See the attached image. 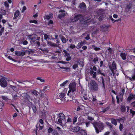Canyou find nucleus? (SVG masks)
<instances>
[{
  "instance_id": "nucleus-1",
  "label": "nucleus",
  "mask_w": 135,
  "mask_h": 135,
  "mask_svg": "<svg viewBox=\"0 0 135 135\" xmlns=\"http://www.w3.org/2000/svg\"><path fill=\"white\" fill-rule=\"evenodd\" d=\"M90 123L93 125L97 133H99V132H101L104 128L103 124L102 122H92Z\"/></svg>"
},
{
  "instance_id": "nucleus-2",
  "label": "nucleus",
  "mask_w": 135,
  "mask_h": 135,
  "mask_svg": "<svg viewBox=\"0 0 135 135\" xmlns=\"http://www.w3.org/2000/svg\"><path fill=\"white\" fill-rule=\"evenodd\" d=\"M76 84L75 83H70L69 86V88L70 89L68 94V95H70L72 97V98L75 96V93L76 90Z\"/></svg>"
},
{
  "instance_id": "nucleus-3",
  "label": "nucleus",
  "mask_w": 135,
  "mask_h": 135,
  "mask_svg": "<svg viewBox=\"0 0 135 135\" xmlns=\"http://www.w3.org/2000/svg\"><path fill=\"white\" fill-rule=\"evenodd\" d=\"M89 89L90 91H98L99 89L98 84L94 80H91L90 83Z\"/></svg>"
},
{
  "instance_id": "nucleus-4",
  "label": "nucleus",
  "mask_w": 135,
  "mask_h": 135,
  "mask_svg": "<svg viewBox=\"0 0 135 135\" xmlns=\"http://www.w3.org/2000/svg\"><path fill=\"white\" fill-rule=\"evenodd\" d=\"M59 119L58 121L61 125H64L66 123L65 116L64 114L62 113H60L57 114Z\"/></svg>"
},
{
  "instance_id": "nucleus-5",
  "label": "nucleus",
  "mask_w": 135,
  "mask_h": 135,
  "mask_svg": "<svg viewBox=\"0 0 135 135\" xmlns=\"http://www.w3.org/2000/svg\"><path fill=\"white\" fill-rule=\"evenodd\" d=\"M79 20L81 21H83L84 20L83 16L80 14L75 15L73 18L71 19V20L72 22H75Z\"/></svg>"
},
{
  "instance_id": "nucleus-6",
  "label": "nucleus",
  "mask_w": 135,
  "mask_h": 135,
  "mask_svg": "<svg viewBox=\"0 0 135 135\" xmlns=\"http://www.w3.org/2000/svg\"><path fill=\"white\" fill-rule=\"evenodd\" d=\"M109 68L113 73V75L114 76L115 74V71L117 69L116 64L114 61H113L111 65L109 66Z\"/></svg>"
},
{
  "instance_id": "nucleus-7",
  "label": "nucleus",
  "mask_w": 135,
  "mask_h": 135,
  "mask_svg": "<svg viewBox=\"0 0 135 135\" xmlns=\"http://www.w3.org/2000/svg\"><path fill=\"white\" fill-rule=\"evenodd\" d=\"M0 85L2 87L5 88L7 85V82L6 80L3 78L0 79Z\"/></svg>"
},
{
  "instance_id": "nucleus-8",
  "label": "nucleus",
  "mask_w": 135,
  "mask_h": 135,
  "mask_svg": "<svg viewBox=\"0 0 135 135\" xmlns=\"http://www.w3.org/2000/svg\"><path fill=\"white\" fill-rule=\"evenodd\" d=\"M123 95H122L119 93L118 94V95L116 96V98L117 103L119 104V101H120L122 102L123 99Z\"/></svg>"
},
{
  "instance_id": "nucleus-9",
  "label": "nucleus",
  "mask_w": 135,
  "mask_h": 135,
  "mask_svg": "<svg viewBox=\"0 0 135 135\" xmlns=\"http://www.w3.org/2000/svg\"><path fill=\"white\" fill-rule=\"evenodd\" d=\"M29 38L33 42H34L37 39V36L35 34H32L28 36Z\"/></svg>"
},
{
  "instance_id": "nucleus-10",
  "label": "nucleus",
  "mask_w": 135,
  "mask_h": 135,
  "mask_svg": "<svg viewBox=\"0 0 135 135\" xmlns=\"http://www.w3.org/2000/svg\"><path fill=\"white\" fill-rule=\"evenodd\" d=\"M128 78L131 81H135V69H134L131 77H128Z\"/></svg>"
},
{
  "instance_id": "nucleus-11",
  "label": "nucleus",
  "mask_w": 135,
  "mask_h": 135,
  "mask_svg": "<svg viewBox=\"0 0 135 135\" xmlns=\"http://www.w3.org/2000/svg\"><path fill=\"white\" fill-rule=\"evenodd\" d=\"M60 13L61 12L62 13L61 14H60L59 15L58 17L61 19L62 17L65 16V13L64 12L65 11L63 10H60L59 11Z\"/></svg>"
},
{
  "instance_id": "nucleus-12",
  "label": "nucleus",
  "mask_w": 135,
  "mask_h": 135,
  "mask_svg": "<svg viewBox=\"0 0 135 135\" xmlns=\"http://www.w3.org/2000/svg\"><path fill=\"white\" fill-rule=\"evenodd\" d=\"M135 95L132 94H131L128 97L127 101L128 102H130L132 99H134Z\"/></svg>"
},
{
  "instance_id": "nucleus-13",
  "label": "nucleus",
  "mask_w": 135,
  "mask_h": 135,
  "mask_svg": "<svg viewBox=\"0 0 135 135\" xmlns=\"http://www.w3.org/2000/svg\"><path fill=\"white\" fill-rule=\"evenodd\" d=\"M108 27L106 25H104L101 26V30L103 32L107 30Z\"/></svg>"
},
{
  "instance_id": "nucleus-14",
  "label": "nucleus",
  "mask_w": 135,
  "mask_h": 135,
  "mask_svg": "<svg viewBox=\"0 0 135 135\" xmlns=\"http://www.w3.org/2000/svg\"><path fill=\"white\" fill-rule=\"evenodd\" d=\"M53 16V14L51 13L50 12L48 15H47L46 16H45L44 18L48 20L52 18Z\"/></svg>"
},
{
  "instance_id": "nucleus-15",
  "label": "nucleus",
  "mask_w": 135,
  "mask_h": 135,
  "mask_svg": "<svg viewBox=\"0 0 135 135\" xmlns=\"http://www.w3.org/2000/svg\"><path fill=\"white\" fill-rule=\"evenodd\" d=\"M127 54L123 52H121L120 54V56L121 57L122 59L123 60H125L126 59Z\"/></svg>"
},
{
  "instance_id": "nucleus-16",
  "label": "nucleus",
  "mask_w": 135,
  "mask_h": 135,
  "mask_svg": "<svg viewBox=\"0 0 135 135\" xmlns=\"http://www.w3.org/2000/svg\"><path fill=\"white\" fill-rule=\"evenodd\" d=\"M66 93L65 92H61L59 94V97L61 99L64 98L65 95Z\"/></svg>"
},
{
  "instance_id": "nucleus-17",
  "label": "nucleus",
  "mask_w": 135,
  "mask_h": 135,
  "mask_svg": "<svg viewBox=\"0 0 135 135\" xmlns=\"http://www.w3.org/2000/svg\"><path fill=\"white\" fill-rule=\"evenodd\" d=\"M20 14V12L19 11L17 10L14 14L13 19H15L17 18Z\"/></svg>"
},
{
  "instance_id": "nucleus-18",
  "label": "nucleus",
  "mask_w": 135,
  "mask_h": 135,
  "mask_svg": "<svg viewBox=\"0 0 135 135\" xmlns=\"http://www.w3.org/2000/svg\"><path fill=\"white\" fill-rule=\"evenodd\" d=\"M86 7V5L84 2H82L80 4L79 6V8L80 9L85 8Z\"/></svg>"
},
{
  "instance_id": "nucleus-19",
  "label": "nucleus",
  "mask_w": 135,
  "mask_h": 135,
  "mask_svg": "<svg viewBox=\"0 0 135 135\" xmlns=\"http://www.w3.org/2000/svg\"><path fill=\"white\" fill-rule=\"evenodd\" d=\"M126 119L124 117H123L119 119H117V121L119 122L120 123V122L123 123Z\"/></svg>"
},
{
  "instance_id": "nucleus-20",
  "label": "nucleus",
  "mask_w": 135,
  "mask_h": 135,
  "mask_svg": "<svg viewBox=\"0 0 135 135\" xmlns=\"http://www.w3.org/2000/svg\"><path fill=\"white\" fill-rule=\"evenodd\" d=\"M111 123L113 124L116 126L117 125V120L114 118L111 119Z\"/></svg>"
},
{
  "instance_id": "nucleus-21",
  "label": "nucleus",
  "mask_w": 135,
  "mask_h": 135,
  "mask_svg": "<svg viewBox=\"0 0 135 135\" xmlns=\"http://www.w3.org/2000/svg\"><path fill=\"white\" fill-rule=\"evenodd\" d=\"M132 5L131 4H129L127 5L126 7V10L127 11H129Z\"/></svg>"
},
{
  "instance_id": "nucleus-22",
  "label": "nucleus",
  "mask_w": 135,
  "mask_h": 135,
  "mask_svg": "<svg viewBox=\"0 0 135 135\" xmlns=\"http://www.w3.org/2000/svg\"><path fill=\"white\" fill-rule=\"evenodd\" d=\"M80 129V128L79 126H77L74 127L73 130L74 132H78L79 131Z\"/></svg>"
},
{
  "instance_id": "nucleus-23",
  "label": "nucleus",
  "mask_w": 135,
  "mask_h": 135,
  "mask_svg": "<svg viewBox=\"0 0 135 135\" xmlns=\"http://www.w3.org/2000/svg\"><path fill=\"white\" fill-rule=\"evenodd\" d=\"M0 13L4 15H6L7 14L6 11L3 9L1 8L0 9Z\"/></svg>"
},
{
  "instance_id": "nucleus-24",
  "label": "nucleus",
  "mask_w": 135,
  "mask_h": 135,
  "mask_svg": "<svg viewBox=\"0 0 135 135\" xmlns=\"http://www.w3.org/2000/svg\"><path fill=\"white\" fill-rule=\"evenodd\" d=\"M121 111L122 112H125L126 110V107L125 106L122 105L120 107Z\"/></svg>"
},
{
  "instance_id": "nucleus-25",
  "label": "nucleus",
  "mask_w": 135,
  "mask_h": 135,
  "mask_svg": "<svg viewBox=\"0 0 135 135\" xmlns=\"http://www.w3.org/2000/svg\"><path fill=\"white\" fill-rule=\"evenodd\" d=\"M31 103V107L32 108L33 112L34 113H35L37 111L36 107L35 105H32V103Z\"/></svg>"
},
{
  "instance_id": "nucleus-26",
  "label": "nucleus",
  "mask_w": 135,
  "mask_h": 135,
  "mask_svg": "<svg viewBox=\"0 0 135 135\" xmlns=\"http://www.w3.org/2000/svg\"><path fill=\"white\" fill-rule=\"evenodd\" d=\"M61 40L62 42L64 43H66V39L65 38L62 36L61 37Z\"/></svg>"
},
{
  "instance_id": "nucleus-27",
  "label": "nucleus",
  "mask_w": 135,
  "mask_h": 135,
  "mask_svg": "<svg viewBox=\"0 0 135 135\" xmlns=\"http://www.w3.org/2000/svg\"><path fill=\"white\" fill-rule=\"evenodd\" d=\"M80 133L82 135H86L87 133L85 130L81 129L80 131Z\"/></svg>"
},
{
  "instance_id": "nucleus-28",
  "label": "nucleus",
  "mask_w": 135,
  "mask_h": 135,
  "mask_svg": "<svg viewBox=\"0 0 135 135\" xmlns=\"http://www.w3.org/2000/svg\"><path fill=\"white\" fill-rule=\"evenodd\" d=\"M101 70H100V69H98L97 70V72L98 74H100L101 75H102L105 76V75L104 73H102L101 72Z\"/></svg>"
},
{
  "instance_id": "nucleus-29",
  "label": "nucleus",
  "mask_w": 135,
  "mask_h": 135,
  "mask_svg": "<svg viewBox=\"0 0 135 135\" xmlns=\"http://www.w3.org/2000/svg\"><path fill=\"white\" fill-rule=\"evenodd\" d=\"M106 124L107 125L109 126V128L110 129V130H111V129H112L113 126L111 123H109L108 122H106Z\"/></svg>"
},
{
  "instance_id": "nucleus-30",
  "label": "nucleus",
  "mask_w": 135,
  "mask_h": 135,
  "mask_svg": "<svg viewBox=\"0 0 135 135\" xmlns=\"http://www.w3.org/2000/svg\"><path fill=\"white\" fill-rule=\"evenodd\" d=\"M130 113L132 115V117H133L135 115V111H133L132 109L130 110Z\"/></svg>"
},
{
  "instance_id": "nucleus-31",
  "label": "nucleus",
  "mask_w": 135,
  "mask_h": 135,
  "mask_svg": "<svg viewBox=\"0 0 135 135\" xmlns=\"http://www.w3.org/2000/svg\"><path fill=\"white\" fill-rule=\"evenodd\" d=\"M100 78L102 79V83L103 84V86L104 87V88L105 89V83H104V80L102 76Z\"/></svg>"
},
{
  "instance_id": "nucleus-32",
  "label": "nucleus",
  "mask_w": 135,
  "mask_h": 135,
  "mask_svg": "<svg viewBox=\"0 0 135 135\" xmlns=\"http://www.w3.org/2000/svg\"><path fill=\"white\" fill-rule=\"evenodd\" d=\"M21 51H15V54L18 56H21Z\"/></svg>"
},
{
  "instance_id": "nucleus-33",
  "label": "nucleus",
  "mask_w": 135,
  "mask_h": 135,
  "mask_svg": "<svg viewBox=\"0 0 135 135\" xmlns=\"http://www.w3.org/2000/svg\"><path fill=\"white\" fill-rule=\"evenodd\" d=\"M60 68L61 69H64V71H68L69 70V68L68 67H60Z\"/></svg>"
},
{
  "instance_id": "nucleus-34",
  "label": "nucleus",
  "mask_w": 135,
  "mask_h": 135,
  "mask_svg": "<svg viewBox=\"0 0 135 135\" xmlns=\"http://www.w3.org/2000/svg\"><path fill=\"white\" fill-rule=\"evenodd\" d=\"M37 93H38L37 92L36 90H34L32 92V94H33L35 96H37L38 95Z\"/></svg>"
},
{
  "instance_id": "nucleus-35",
  "label": "nucleus",
  "mask_w": 135,
  "mask_h": 135,
  "mask_svg": "<svg viewBox=\"0 0 135 135\" xmlns=\"http://www.w3.org/2000/svg\"><path fill=\"white\" fill-rule=\"evenodd\" d=\"M36 79L39 80L41 82H44L45 80L44 79H42L41 77H38L36 78Z\"/></svg>"
},
{
  "instance_id": "nucleus-36",
  "label": "nucleus",
  "mask_w": 135,
  "mask_h": 135,
  "mask_svg": "<svg viewBox=\"0 0 135 135\" xmlns=\"http://www.w3.org/2000/svg\"><path fill=\"white\" fill-rule=\"evenodd\" d=\"M77 117H75L73 119V123L74 124H75L77 120Z\"/></svg>"
},
{
  "instance_id": "nucleus-37",
  "label": "nucleus",
  "mask_w": 135,
  "mask_h": 135,
  "mask_svg": "<svg viewBox=\"0 0 135 135\" xmlns=\"http://www.w3.org/2000/svg\"><path fill=\"white\" fill-rule=\"evenodd\" d=\"M68 80H66L64 82L60 84V86L62 87L64 86L68 82Z\"/></svg>"
},
{
  "instance_id": "nucleus-38",
  "label": "nucleus",
  "mask_w": 135,
  "mask_h": 135,
  "mask_svg": "<svg viewBox=\"0 0 135 135\" xmlns=\"http://www.w3.org/2000/svg\"><path fill=\"white\" fill-rule=\"evenodd\" d=\"M123 127H124L123 125L122 124L120 123L119 126L120 130V131H122L123 129Z\"/></svg>"
},
{
  "instance_id": "nucleus-39",
  "label": "nucleus",
  "mask_w": 135,
  "mask_h": 135,
  "mask_svg": "<svg viewBox=\"0 0 135 135\" xmlns=\"http://www.w3.org/2000/svg\"><path fill=\"white\" fill-rule=\"evenodd\" d=\"M125 92V89H123L120 90V92L119 93L123 95L124 94Z\"/></svg>"
},
{
  "instance_id": "nucleus-40",
  "label": "nucleus",
  "mask_w": 135,
  "mask_h": 135,
  "mask_svg": "<svg viewBox=\"0 0 135 135\" xmlns=\"http://www.w3.org/2000/svg\"><path fill=\"white\" fill-rule=\"evenodd\" d=\"M109 51L108 52V54H111L113 52V50L110 47L108 48L107 49Z\"/></svg>"
},
{
  "instance_id": "nucleus-41",
  "label": "nucleus",
  "mask_w": 135,
  "mask_h": 135,
  "mask_svg": "<svg viewBox=\"0 0 135 135\" xmlns=\"http://www.w3.org/2000/svg\"><path fill=\"white\" fill-rule=\"evenodd\" d=\"M69 47L72 49H73L75 48L76 46L75 45L71 44L70 46H69Z\"/></svg>"
},
{
  "instance_id": "nucleus-42",
  "label": "nucleus",
  "mask_w": 135,
  "mask_h": 135,
  "mask_svg": "<svg viewBox=\"0 0 135 135\" xmlns=\"http://www.w3.org/2000/svg\"><path fill=\"white\" fill-rule=\"evenodd\" d=\"M8 58L9 59L15 62H16L17 61V60H15L13 59L12 57L10 56H8Z\"/></svg>"
},
{
  "instance_id": "nucleus-43",
  "label": "nucleus",
  "mask_w": 135,
  "mask_h": 135,
  "mask_svg": "<svg viewBox=\"0 0 135 135\" xmlns=\"http://www.w3.org/2000/svg\"><path fill=\"white\" fill-rule=\"evenodd\" d=\"M98 61V58L96 57L94 58L93 60V61L96 64V62L97 61Z\"/></svg>"
},
{
  "instance_id": "nucleus-44",
  "label": "nucleus",
  "mask_w": 135,
  "mask_h": 135,
  "mask_svg": "<svg viewBox=\"0 0 135 135\" xmlns=\"http://www.w3.org/2000/svg\"><path fill=\"white\" fill-rule=\"evenodd\" d=\"M87 119L91 121H92L93 120H94L93 118L89 116H88Z\"/></svg>"
},
{
  "instance_id": "nucleus-45",
  "label": "nucleus",
  "mask_w": 135,
  "mask_h": 135,
  "mask_svg": "<svg viewBox=\"0 0 135 135\" xmlns=\"http://www.w3.org/2000/svg\"><path fill=\"white\" fill-rule=\"evenodd\" d=\"M53 129L51 127H49L48 130V132L49 133H50L51 132L53 131Z\"/></svg>"
},
{
  "instance_id": "nucleus-46",
  "label": "nucleus",
  "mask_w": 135,
  "mask_h": 135,
  "mask_svg": "<svg viewBox=\"0 0 135 135\" xmlns=\"http://www.w3.org/2000/svg\"><path fill=\"white\" fill-rule=\"evenodd\" d=\"M81 47V45L80 43H79L76 46V48L78 49H79Z\"/></svg>"
},
{
  "instance_id": "nucleus-47",
  "label": "nucleus",
  "mask_w": 135,
  "mask_h": 135,
  "mask_svg": "<svg viewBox=\"0 0 135 135\" xmlns=\"http://www.w3.org/2000/svg\"><path fill=\"white\" fill-rule=\"evenodd\" d=\"M78 67V65L77 64H75L73 66V68L74 69H75Z\"/></svg>"
},
{
  "instance_id": "nucleus-48",
  "label": "nucleus",
  "mask_w": 135,
  "mask_h": 135,
  "mask_svg": "<svg viewBox=\"0 0 135 135\" xmlns=\"http://www.w3.org/2000/svg\"><path fill=\"white\" fill-rule=\"evenodd\" d=\"M4 5L7 7H9V4L7 2H4Z\"/></svg>"
},
{
  "instance_id": "nucleus-49",
  "label": "nucleus",
  "mask_w": 135,
  "mask_h": 135,
  "mask_svg": "<svg viewBox=\"0 0 135 135\" xmlns=\"http://www.w3.org/2000/svg\"><path fill=\"white\" fill-rule=\"evenodd\" d=\"M29 22L30 23H37V21L36 20H30Z\"/></svg>"
},
{
  "instance_id": "nucleus-50",
  "label": "nucleus",
  "mask_w": 135,
  "mask_h": 135,
  "mask_svg": "<svg viewBox=\"0 0 135 135\" xmlns=\"http://www.w3.org/2000/svg\"><path fill=\"white\" fill-rule=\"evenodd\" d=\"M52 134L53 135H57L58 133L56 131L54 130L52 132Z\"/></svg>"
},
{
  "instance_id": "nucleus-51",
  "label": "nucleus",
  "mask_w": 135,
  "mask_h": 135,
  "mask_svg": "<svg viewBox=\"0 0 135 135\" xmlns=\"http://www.w3.org/2000/svg\"><path fill=\"white\" fill-rule=\"evenodd\" d=\"M109 18L110 20H111L113 23H114L115 22V20H114L112 18V16H109Z\"/></svg>"
},
{
  "instance_id": "nucleus-52",
  "label": "nucleus",
  "mask_w": 135,
  "mask_h": 135,
  "mask_svg": "<svg viewBox=\"0 0 135 135\" xmlns=\"http://www.w3.org/2000/svg\"><path fill=\"white\" fill-rule=\"evenodd\" d=\"M2 98L4 100H7L8 99L7 97L5 96H2Z\"/></svg>"
},
{
  "instance_id": "nucleus-53",
  "label": "nucleus",
  "mask_w": 135,
  "mask_h": 135,
  "mask_svg": "<svg viewBox=\"0 0 135 135\" xmlns=\"http://www.w3.org/2000/svg\"><path fill=\"white\" fill-rule=\"evenodd\" d=\"M85 124L86 127H88L89 126L90 124V122H85Z\"/></svg>"
},
{
  "instance_id": "nucleus-54",
  "label": "nucleus",
  "mask_w": 135,
  "mask_h": 135,
  "mask_svg": "<svg viewBox=\"0 0 135 135\" xmlns=\"http://www.w3.org/2000/svg\"><path fill=\"white\" fill-rule=\"evenodd\" d=\"M23 44L24 45H26L28 44V42L26 40H25L22 42Z\"/></svg>"
},
{
  "instance_id": "nucleus-55",
  "label": "nucleus",
  "mask_w": 135,
  "mask_h": 135,
  "mask_svg": "<svg viewBox=\"0 0 135 135\" xmlns=\"http://www.w3.org/2000/svg\"><path fill=\"white\" fill-rule=\"evenodd\" d=\"M82 95H83V99L85 100H87V96L85 94H84V95L83 94Z\"/></svg>"
},
{
  "instance_id": "nucleus-56",
  "label": "nucleus",
  "mask_w": 135,
  "mask_h": 135,
  "mask_svg": "<svg viewBox=\"0 0 135 135\" xmlns=\"http://www.w3.org/2000/svg\"><path fill=\"white\" fill-rule=\"evenodd\" d=\"M32 50H30V51L28 50H25V53H27L28 54H30V52H31Z\"/></svg>"
},
{
  "instance_id": "nucleus-57",
  "label": "nucleus",
  "mask_w": 135,
  "mask_h": 135,
  "mask_svg": "<svg viewBox=\"0 0 135 135\" xmlns=\"http://www.w3.org/2000/svg\"><path fill=\"white\" fill-rule=\"evenodd\" d=\"M58 63H61L64 64H67L68 62H65L64 61H60L58 62Z\"/></svg>"
},
{
  "instance_id": "nucleus-58",
  "label": "nucleus",
  "mask_w": 135,
  "mask_h": 135,
  "mask_svg": "<svg viewBox=\"0 0 135 135\" xmlns=\"http://www.w3.org/2000/svg\"><path fill=\"white\" fill-rule=\"evenodd\" d=\"M85 39L86 40H88L90 39L89 35V34H88L87 35L86 37L85 38Z\"/></svg>"
},
{
  "instance_id": "nucleus-59",
  "label": "nucleus",
  "mask_w": 135,
  "mask_h": 135,
  "mask_svg": "<svg viewBox=\"0 0 135 135\" xmlns=\"http://www.w3.org/2000/svg\"><path fill=\"white\" fill-rule=\"evenodd\" d=\"M59 45V44H58V45H57L56 44L52 43V45H51V46L58 47Z\"/></svg>"
},
{
  "instance_id": "nucleus-60",
  "label": "nucleus",
  "mask_w": 135,
  "mask_h": 135,
  "mask_svg": "<svg viewBox=\"0 0 135 135\" xmlns=\"http://www.w3.org/2000/svg\"><path fill=\"white\" fill-rule=\"evenodd\" d=\"M71 59V57L70 56L67 57L66 58V60L67 61H69Z\"/></svg>"
},
{
  "instance_id": "nucleus-61",
  "label": "nucleus",
  "mask_w": 135,
  "mask_h": 135,
  "mask_svg": "<svg viewBox=\"0 0 135 135\" xmlns=\"http://www.w3.org/2000/svg\"><path fill=\"white\" fill-rule=\"evenodd\" d=\"M112 103L113 104H114V103H115V100L114 99L113 95L112 96Z\"/></svg>"
},
{
  "instance_id": "nucleus-62",
  "label": "nucleus",
  "mask_w": 135,
  "mask_h": 135,
  "mask_svg": "<svg viewBox=\"0 0 135 135\" xmlns=\"http://www.w3.org/2000/svg\"><path fill=\"white\" fill-rule=\"evenodd\" d=\"M10 87L12 89L14 90H15L16 88V87L14 86H12L11 85H10Z\"/></svg>"
},
{
  "instance_id": "nucleus-63",
  "label": "nucleus",
  "mask_w": 135,
  "mask_h": 135,
  "mask_svg": "<svg viewBox=\"0 0 135 135\" xmlns=\"http://www.w3.org/2000/svg\"><path fill=\"white\" fill-rule=\"evenodd\" d=\"M53 21L52 20H50L49 22H48L47 24L48 25L52 24L53 23Z\"/></svg>"
},
{
  "instance_id": "nucleus-64",
  "label": "nucleus",
  "mask_w": 135,
  "mask_h": 135,
  "mask_svg": "<svg viewBox=\"0 0 135 135\" xmlns=\"http://www.w3.org/2000/svg\"><path fill=\"white\" fill-rule=\"evenodd\" d=\"M131 105L133 107H135V101L131 103Z\"/></svg>"
}]
</instances>
